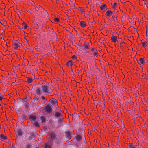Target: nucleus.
Instances as JSON below:
<instances>
[{"label": "nucleus", "mask_w": 148, "mask_h": 148, "mask_svg": "<svg viewBox=\"0 0 148 148\" xmlns=\"http://www.w3.org/2000/svg\"><path fill=\"white\" fill-rule=\"evenodd\" d=\"M18 47V45L17 43H14L13 45V49L14 50H17Z\"/></svg>", "instance_id": "9d476101"}, {"label": "nucleus", "mask_w": 148, "mask_h": 148, "mask_svg": "<svg viewBox=\"0 0 148 148\" xmlns=\"http://www.w3.org/2000/svg\"><path fill=\"white\" fill-rule=\"evenodd\" d=\"M142 45L143 47H145L147 45V43L146 42H142Z\"/></svg>", "instance_id": "5701e85b"}, {"label": "nucleus", "mask_w": 148, "mask_h": 148, "mask_svg": "<svg viewBox=\"0 0 148 148\" xmlns=\"http://www.w3.org/2000/svg\"><path fill=\"white\" fill-rule=\"evenodd\" d=\"M46 129V127L45 126L43 127V130H45Z\"/></svg>", "instance_id": "e433bc0d"}, {"label": "nucleus", "mask_w": 148, "mask_h": 148, "mask_svg": "<svg viewBox=\"0 0 148 148\" xmlns=\"http://www.w3.org/2000/svg\"><path fill=\"white\" fill-rule=\"evenodd\" d=\"M42 92L45 93L50 94L52 92V90L49 89L48 86L46 85H42Z\"/></svg>", "instance_id": "f257e3e1"}, {"label": "nucleus", "mask_w": 148, "mask_h": 148, "mask_svg": "<svg viewBox=\"0 0 148 148\" xmlns=\"http://www.w3.org/2000/svg\"><path fill=\"white\" fill-rule=\"evenodd\" d=\"M63 120V119H60L59 120V122H61V121H62Z\"/></svg>", "instance_id": "4c0bfd02"}, {"label": "nucleus", "mask_w": 148, "mask_h": 148, "mask_svg": "<svg viewBox=\"0 0 148 148\" xmlns=\"http://www.w3.org/2000/svg\"><path fill=\"white\" fill-rule=\"evenodd\" d=\"M128 148H138V146L134 145L132 143H129L128 145Z\"/></svg>", "instance_id": "423d86ee"}, {"label": "nucleus", "mask_w": 148, "mask_h": 148, "mask_svg": "<svg viewBox=\"0 0 148 148\" xmlns=\"http://www.w3.org/2000/svg\"><path fill=\"white\" fill-rule=\"evenodd\" d=\"M138 64L140 65H143L145 63L144 59L143 58H140L139 60L138 61Z\"/></svg>", "instance_id": "20e7f679"}, {"label": "nucleus", "mask_w": 148, "mask_h": 148, "mask_svg": "<svg viewBox=\"0 0 148 148\" xmlns=\"http://www.w3.org/2000/svg\"><path fill=\"white\" fill-rule=\"evenodd\" d=\"M78 10L81 14H83L85 10V9L84 8H82L81 7H79L78 8Z\"/></svg>", "instance_id": "2eb2a0df"}, {"label": "nucleus", "mask_w": 148, "mask_h": 148, "mask_svg": "<svg viewBox=\"0 0 148 148\" xmlns=\"http://www.w3.org/2000/svg\"><path fill=\"white\" fill-rule=\"evenodd\" d=\"M41 119L42 122H44L45 121V119L43 116H42L41 117Z\"/></svg>", "instance_id": "a878e982"}, {"label": "nucleus", "mask_w": 148, "mask_h": 148, "mask_svg": "<svg viewBox=\"0 0 148 148\" xmlns=\"http://www.w3.org/2000/svg\"><path fill=\"white\" fill-rule=\"evenodd\" d=\"M34 126L36 127H40V125L37 121H36L35 122Z\"/></svg>", "instance_id": "412c9836"}, {"label": "nucleus", "mask_w": 148, "mask_h": 148, "mask_svg": "<svg viewBox=\"0 0 148 148\" xmlns=\"http://www.w3.org/2000/svg\"><path fill=\"white\" fill-rule=\"evenodd\" d=\"M31 145H30L28 144L26 148H30Z\"/></svg>", "instance_id": "f704fd0d"}, {"label": "nucleus", "mask_w": 148, "mask_h": 148, "mask_svg": "<svg viewBox=\"0 0 148 148\" xmlns=\"http://www.w3.org/2000/svg\"><path fill=\"white\" fill-rule=\"evenodd\" d=\"M66 134L67 137L69 138L71 136V134L70 132L69 131H67L66 132Z\"/></svg>", "instance_id": "4be33fe9"}, {"label": "nucleus", "mask_w": 148, "mask_h": 148, "mask_svg": "<svg viewBox=\"0 0 148 148\" xmlns=\"http://www.w3.org/2000/svg\"><path fill=\"white\" fill-rule=\"evenodd\" d=\"M83 46L84 47L85 49H88L90 47L88 44L86 42H85Z\"/></svg>", "instance_id": "0eeeda50"}, {"label": "nucleus", "mask_w": 148, "mask_h": 148, "mask_svg": "<svg viewBox=\"0 0 148 148\" xmlns=\"http://www.w3.org/2000/svg\"><path fill=\"white\" fill-rule=\"evenodd\" d=\"M113 12L111 10H108L106 12V15L108 17H110L112 15Z\"/></svg>", "instance_id": "39448f33"}, {"label": "nucleus", "mask_w": 148, "mask_h": 148, "mask_svg": "<svg viewBox=\"0 0 148 148\" xmlns=\"http://www.w3.org/2000/svg\"><path fill=\"white\" fill-rule=\"evenodd\" d=\"M29 118L31 120L33 121H35L36 120V116L32 115H30Z\"/></svg>", "instance_id": "4468645a"}, {"label": "nucleus", "mask_w": 148, "mask_h": 148, "mask_svg": "<svg viewBox=\"0 0 148 148\" xmlns=\"http://www.w3.org/2000/svg\"><path fill=\"white\" fill-rule=\"evenodd\" d=\"M112 18L113 19V20L115 21H116L117 20V17H114V16H112Z\"/></svg>", "instance_id": "473e14b6"}, {"label": "nucleus", "mask_w": 148, "mask_h": 148, "mask_svg": "<svg viewBox=\"0 0 148 148\" xmlns=\"http://www.w3.org/2000/svg\"><path fill=\"white\" fill-rule=\"evenodd\" d=\"M117 7V3H114L112 5V8L113 9H116Z\"/></svg>", "instance_id": "b1692460"}, {"label": "nucleus", "mask_w": 148, "mask_h": 148, "mask_svg": "<svg viewBox=\"0 0 148 148\" xmlns=\"http://www.w3.org/2000/svg\"><path fill=\"white\" fill-rule=\"evenodd\" d=\"M51 102L53 103L56 104V100L55 99H53L51 100Z\"/></svg>", "instance_id": "c756f323"}, {"label": "nucleus", "mask_w": 148, "mask_h": 148, "mask_svg": "<svg viewBox=\"0 0 148 148\" xmlns=\"http://www.w3.org/2000/svg\"><path fill=\"white\" fill-rule=\"evenodd\" d=\"M3 98V96L2 95H0V101L2 100Z\"/></svg>", "instance_id": "72a5a7b5"}, {"label": "nucleus", "mask_w": 148, "mask_h": 148, "mask_svg": "<svg viewBox=\"0 0 148 148\" xmlns=\"http://www.w3.org/2000/svg\"><path fill=\"white\" fill-rule=\"evenodd\" d=\"M36 92L38 94H41L42 93V91L40 88H38L37 89Z\"/></svg>", "instance_id": "dca6fc26"}, {"label": "nucleus", "mask_w": 148, "mask_h": 148, "mask_svg": "<svg viewBox=\"0 0 148 148\" xmlns=\"http://www.w3.org/2000/svg\"><path fill=\"white\" fill-rule=\"evenodd\" d=\"M117 40V38L115 36L113 35L111 37V40L113 42H115Z\"/></svg>", "instance_id": "6e6552de"}, {"label": "nucleus", "mask_w": 148, "mask_h": 148, "mask_svg": "<svg viewBox=\"0 0 148 148\" xmlns=\"http://www.w3.org/2000/svg\"><path fill=\"white\" fill-rule=\"evenodd\" d=\"M17 133L19 136L21 135L22 134V131L20 130H18L17 132Z\"/></svg>", "instance_id": "c85d7f7f"}, {"label": "nucleus", "mask_w": 148, "mask_h": 148, "mask_svg": "<svg viewBox=\"0 0 148 148\" xmlns=\"http://www.w3.org/2000/svg\"><path fill=\"white\" fill-rule=\"evenodd\" d=\"M22 25L23 27L25 29H27L28 27V25L25 23L24 22H23V23H22Z\"/></svg>", "instance_id": "a211bd4d"}, {"label": "nucleus", "mask_w": 148, "mask_h": 148, "mask_svg": "<svg viewBox=\"0 0 148 148\" xmlns=\"http://www.w3.org/2000/svg\"><path fill=\"white\" fill-rule=\"evenodd\" d=\"M93 55L96 56H98V53L96 50H95V51L93 52Z\"/></svg>", "instance_id": "393cba45"}, {"label": "nucleus", "mask_w": 148, "mask_h": 148, "mask_svg": "<svg viewBox=\"0 0 148 148\" xmlns=\"http://www.w3.org/2000/svg\"><path fill=\"white\" fill-rule=\"evenodd\" d=\"M59 19L58 18H55L54 19V23L56 24H57L58 22L59 21Z\"/></svg>", "instance_id": "bb28decb"}, {"label": "nucleus", "mask_w": 148, "mask_h": 148, "mask_svg": "<svg viewBox=\"0 0 148 148\" xmlns=\"http://www.w3.org/2000/svg\"><path fill=\"white\" fill-rule=\"evenodd\" d=\"M76 138L77 140L79 141L81 139V137L79 135H77L76 136Z\"/></svg>", "instance_id": "aec40b11"}, {"label": "nucleus", "mask_w": 148, "mask_h": 148, "mask_svg": "<svg viewBox=\"0 0 148 148\" xmlns=\"http://www.w3.org/2000/svg\"><path fill=\"white\" fill-rule=\"evenodd\" d=\"M73 63L72 61H69L66 64V65L68 67H70L71 66L73 65Z\"/></svg>", "instance_id": "ddd939ff"}, {"label": "nucleus", "mask_w": 148, "mask_h": 148, "mask_svg": "<svg viewBox=\"0 0 148 148\" xmlns=\"http://www.w3.org/2000/svg\"><path fill=\"white\" fill-rule=\"evenodd\" d=\"M91 51L92 52H94V51H95V50H96L95 49V48L93 47H92L91 49Z\"/></svg>", "instance_id": "2f4dec72"}, {"label": "nucleus", "mask_w": 148, "mask_h": 148, "mask_svg": "<svg viewBox=\"0 0 148 148\" xmlns=\"http://www.w3.org/2000/svg\"><path fill=\"white\" fill-rule=\"evenodd\" d=\"M72 58L73 59H76L77 58V56H76L74 55L72 56Z\"/></svg>", "instance_id": "7c9ffc66"}, {"label": "nucleus", "mask_w": 148, "mask_h": 148, "mask_svg": "<svg viewBox=\"0 0 148 148\" xmlns=\"http://www.w3.org/2000/svg\"><path fill=\"white\" fill-rule=\"evenodd\" d=\"M42 148H51V146L50 145H49L48 146L47 144H45L42 147Z\"/></svg>", "instance_id": "f3484780"}, {"label": "nucleus", "mask_w": 148, "mask_h": 148, "mask_svg": "<svg viewBox=\"0 0 148 148\" xmlns=\"http://www.w3.org/2000/svg\"><path fill=\"white\" fill-rule=\"evenodd\" d=\"M41 98L43 100H45V98L44 96H42L41 97Z\"/></svg>", "instance_id": "c9c22d12"}, {"label": "nucleus", "mask_w": 148, "mask_h": 148, "mask_svg": "<svg viewBox=\"0 0 148 148\" xmlns=\"http://www.w3.org/2000/svg\"><path fill=\"white\" fill-rule=\"evenodd\" d=\"M80 23L81 26L82 27H84L86 25V22L84 21H81L80 22Z\"/></svg>", "instance_id": "1a4fd4ad"}, {"label": "nucleus", "mask_w": 148, "mask_h": 148, "mask_svg": "<svg viewBox=\"0 0 148 148\" xmlns=\"http://www.w3.org/2000/svg\"><path fill=\"white\" fill-rule=\"evenodd\" d=\"M56 116V117H60L61 116V114L59 112H56L55 114Z\"/></svg>", "instance_id": "cd10ccee"}, {"label": "nucleus", "mask_w": 148, "mask_h": 148, "mask_svg": "<svg viewBox=\"0 0 148 148\" xmlns=\"http://www.w3.org/2000/svg\"><path fill=\"white\" fill-rule=\"evenodd\" d=\"M33 79L31 77H28L27 78V82L28 83H30L33 82Z\"/></svg>", "instance_id": "9b49d317"}, {"label": "nucleus", "mask_w": 148, "mask_h": 148, "mask_svg": "<svg viewBox=\"0 0 148 148\" xmlns=\"http://www.w3.org/2000/svg\"><path fill=\"white\" fill-rule=\"evenodd\" d=\"M0 137L1 139L3 140H5L6 139V136L3 134H0Z\"/></svg>", "instance_id": "6ab92c4d"}, {"label": "nucleus", "mask_w": 148, "mask_h": 148, "mask_svg": "<svg viewBox=\"0 0 148 148\" xmlns=\"http://www.w3.org/2000/svg\"><path fill=\"white\" fill-rule=\"evenodd\" d=\"M45 110L48 112H51L52 110L51 106L49 105H47L45 107Z\"/></svg>", "instance_id": "7ed1b4c3"}, {"label": "nucleus", "mask_w": 148, "mask_h": 148, "mask_svg": "<svg viewBox=\"0 0 148 148\" xmlns=\"http://www.w3.org/2000/svg\"><path fill=\"white\" fill-rule=\"evenodd\" d=\"M100 9L103 11H105L107 9V6L106 4H103L100 6Z\"/></svg>", "instance_id": "f03ea898"}, {"label": "nucleus", "mask_w": 148, "mask_h": 148, "mask_svg": "<svg viewBox=\"0 0 148 148\" xmlns=\"http://www.w3.org/2000/svg\"><path fill=\"white\" fill-rule=\"evenodd\" d=\"M49 136L51 139H54L55 138V135L53 133H50L49 134Z\"/></svg>", "instance_id": "f8f14e48"}]
</instances>
